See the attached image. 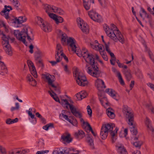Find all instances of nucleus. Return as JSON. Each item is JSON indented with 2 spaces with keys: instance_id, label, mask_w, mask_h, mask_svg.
Instances as JSON below:
<instances>
[{
  "instance_id": "obj_1",
  "label": "nucleus",
  "mask_w": 154,
  "mask_h": 154,
  "mask_svg": "<svg viewBox=\"0 0 154 154\" xmlns=\"http://www.w3.org/2000/svg\"><path fill=\"white\" fill-rule=\"evenodd\" d=\"M75 40L72 37H70L67 40V45L70 47L72 51L75 52L79 57L82 56L86 62L90 64H86L85 69L87 73L91 76L97 78L101 73L97 66V63L95 62L94 55L89 53L85 48H83L81 51L76 45Z\"/></svg>"
},
{
  "instance_id": "obj_2",
  "label": "nucleus",
  "mask_w": 154,
  "mask_h": 154,
  "mask_svg": "<svg viewBox=\"0 0 154 154\" xmlns=\"http://www.w3.org/2000/svg\"><path fill=\"white\" fill-rule=\"evenodd\" d=\"M115 127V125L114 124H106L103 125L101 130L100 132V136L101 138L103 140L106 139L108 133L111 132L110 135L111 136L112 142H115L116 139V134L118 130V129L116 128L114 131H112L113 127Z\"/></svg>"
},
{
  "instance_id": "obj_3",
  "label": "nucleus",
  "mask_w": 154,
  "mask_h": 154,
  "mask_svg": "<svg viewBox=\"0 0 154 154\" xmlns=\"http://www.w3.org/2000/svg\"><path fill=\"white\" fill-rule=\"evenodd\" d=\"M51 91L52 93L49 91L48 92L55 101L61 103L63 106L65 107L68 109H69V106L71 112L73 115L77 116L79 115V113L76 112V108L73 105L69 103L67 99H62L60 101L56 94L53 91Z\"/></svg>"
},
{
  "instance_id": "obj_4",
  "label": "nucleus",
  "mask_w": 154,
  "mask_h": 154,
  "mask_svg": "<svg viewBox=\"0 0 154 154\" xmlns=\"http://www.w3.org/2000/svg\"><path fill=\"white\" fill-rule=\"evenodd\" d=\"M14 34L17 38L19 41H22L25 45H26L27 43L26 42L25 38L26 37L28 40L31 42L33 39L31 38V35H32V32L30 31L28 33V29L25 28L22 29L21 32L19 30H15L14 32Z\"/></svg>"
},
{
  "instance_id": "obj_5",
  "label": "nucleus",
  "mask_w": 154,
  "mask_h": 154,
  "mask_svg": "<svg viewBox=\"0 0 154 154\" xmlns=\"http://www.w3.org/2000/svg\"><path fill=\"white\" fill-rule=\"evenodd\" d=\"M0 35H2V44L4 50L7 54L11 56L12 51L9 42L10 39V36L8 35H6L2 32L0 33Z\"/></svg>"
},
{
  "instance_id": "obj_6",
  "label": "nucleus",
  "mask_w": 154,
  "mask_h": 154,
  "mask_svg": "<svg viewBox=\"0 0 154 154\" xmlns=\"http://www.w3.org/2000/svg\"><path fill=\"white\" fill-rule=\"evenodd\" d=\"M73 74L74 76L76 79L77 83L79 85L85 86L87 85L88 82L85 76L82 73L79 72L77 69L73 72Z\"/></svg>"
},
{
  "instance_id": "obj_7",
  "label": "nucleus",
  "mask_w": 154,
  "mask_h": 154,
  "mask_svg": "<svg viewBox=\"0 0 154 154\" xmlns=\"http://www.w3.org/2000/svg\"><path fill=\"white\" fill-rule=\"evenodd\" d=\"M35 20V23L44 32H49L52 30V27L51 25L41 17H36Z\"/></svg>"
},
{
  "instance_id": "obj_8",
  "label": "nucleus",
  "mask_w": 154,
  "mask_h": 154,
  "mask_svg": "<svg viewBox=\"0 0 154 154\" xmlns=\"http://www.w3.org/2000/svg\"><path fill=\"white\" fill-rule=\"evenodd\" d=\"M111 26L112 28L111 30L115 32V34L116 36L117 39V42L119 41L122 44H124L125 42V39L122 35L121 33L119 30L117 29L116 26L113 24H111Z\"/></svg>"
},
{
  "instance_id": "obj_9",
  "label": "nucleus",
  "mask_w": 154,
  "mask_h": 154,
  "mask_svg": "<svg viewBox=\"0 0 154 154\" xmlns=\"http://www.w3.org/2000/svg\"><path fill=\"white\" fill-rule=\"evenodd\" d=\"M76 21L78 25L81 30L83 32L88 33L89 32V29L88 26L87 24L85 23L84 20L80 17L78 18Z\"/></svg>"
},
{
  "instance_id": "obj_10",
  "label": "nucleus",
  "mask_w": 154,
  "mask_h": 154,
  "mask_svg": "<svg viewBox=\"0 0 154 154\" xmlns=\"http://www.w3.org/2000/svg\"><path fill=\"white\" fill-rule=\"evenodd\" d=\"M103 28L107 35L111 39L115 42H117L116 36L115 34V32H113L111 29L106 24H104Z\"/></svg>"
},
{
  "instance_id": "obj_11",
  "label": "nucleus",
  "mask_w": 154,
  "mask_h": 154,
  "mask_svg": "<svg viewBox=\"0 0 154 154\" xmlns=\"http://www.w3.org/2000/svg\"><path fill=\"white\" fill-rule=\"evenodd\" d=\"M88 14L91 18L95 21L99 23L102 20L101 16L95 11L92 10L89 11Z\"/></svg>"
},
{
  "instance_id": "obj_12",
  "label": "nucleus",
  "mask_w": 154,
  "mask_h": 154,
  "mask_svg": "<svg viewBox=\"0 0 154 154\" xmlns=\"http://www.w3.org/2000/svg\"><path fill=\"white\" fill-rule=\"evenodd\" d=\"M123 111L126 113V117L128 119V124L131 125L133 124V119L134 116L133 114L130 112L127 106H123Z\"/></svg>"
},
{
  "instance_id": "obj_13",
  "label": "nucleus",
  "mask_w": 154,
  "mask_h": 154,
  "mask_svg": "<svg viewBox=\"0 0 154 154\" xmlns=\"http://www.w3.org/2000/svg\"><path fill=\"white\" fill-rule=\"evenodd\" d=\"M95 85L100 91L99 92H102V91L106 88V86L103 81L100 79H97L96 80Z\"/></svg>"
},
{
  "instance_id": "obj_14",
  "label": "nucleus",
  "mask_w": 154,
  "mask_h": 154,
  "mask_svg": "<svg viewBox=\"0 0 154 154\" xmlns=\"http://www.w3.org/2000/svg\"><path fill=\"white\" fill-rule=\"evenodd\" d=\"M2 58L0 56V74L4 75L7 73L8 70L4 62L1 61Z\"/></svg>"
},
{
  "instance_id": "obj_15",
  "label": "nucleus",
  "mask_w": 154,
  "mask_h": 154,
  "mask_svg": "<svg viewBox=\"0 0 154 154\" xmlns=\"http://www.w3.org/2000/svg\"><path fill=\"white\" fill-rule=\"evenodd\" d=\"M46 79L47 80L48 84L52 87H54L55 85L53 84V82L54 81L55 77L53 75H46L45 76Z\"/></svg>"
},
{
  "instance_id": "obj_16",
  "label": "nucleus",
  "mask_w": 154,
  "mask_h": 154,
  "mask_svg": "<svg viewBox=\"0 0 154 154\" xmlns=\"http://www.w3.org/2000/svg\"><path fill=\"white\" fill-rule=\"evenodd\" d=\"M61 140L62 142L65 144L69 143L72 141V139L70 137V134H68L66 135H62L61 137Z\"/></svg>"
},
{
  "instance_id": "obj_17",
  "label": "nucleus",
  "mask_w": 154,
  "mask_h": 154,
  "mask_svg": "<svg viewBox=\"0 0 154 154\" xmlns=\"http://www.w3.org/2000/svg\"><path fill=\"white\" fill-rule=\"evenodd\" d=\"M103 93L102 92H99L98 93L99 99L102 105L103 106H104V104L107 105L108 102L107 99L106 97L102 96Z\"/></svg>"
},
{
  "instance_id": "obj_18",
  "label": "nucleus",
  "mask_w": 154,
  "mask_h": 154,
  "mask_svg": "<svg viewBox=\"0 0 154 154\" xmlns=\"http://www.w3.org/2000/svg\"><path fill=\"white\" fill-rule=\"evenodd\" d=\"M27 82L29 85L33 86H35L37 84L36 81L32 78V76L29 74L27 76Z\"/></svg>"
},
{
  "instance_id": "obj_19",
  "label": "nucleus",
  "mask_w": 154,
  "mask_h": 154,
  "mask_svg": "<svg viewBox=\"0 0 154 154\" xmlns=\"http://www.w3.org/2000/svg\"><path fill=\"white\" fill-rule=\"evenodd\" d=\"M44 7L45 10V12L48 14L50 13V12H54L55 9L56 8V7L47 4L44 5Z\"/></svg>"
},
{
  "instance_id": "obj_20",
  "label": "nucleus",
  "mask_w": 154,
  "mask_h": 154,
  "mask_svg": "<svg viewBox=\"0 0 154 154\" xmlns=\"http://www.w3.org/2000/svg\"><path fill=\"white\" fill-rule=\"evenodd\" d=\"M74 136L77 139H82L85 136V134L83 131L79 130L77 132L75 133Z\"/></svg>"
},
{
  "instance_id": "obj_21",
  "label": "nucleus",
  "mask_w": 154,
  "mask_h": 154,
  "mask_svg": "<svg viewBox=\"0 0 154 154\" xmlns=\"http://www.w3.org/2000/svg\"><path fill=\"white\" fill-rule=\"evenodd\" d=\"M26 18L25 17L20 16L18 18H15L14 22L15 23L20 24L26 22Z\"/></svg>"
},
{
  "instance_id": "obj_22",
  "label": "nucleus",
  "mask_w": 154,
  "mask_h": 154,
  "mask_svg": "<svg viewBox=\"0 0 154 154\" xmlns=\"http://www.w3.org/2000/svg\"><path fill=\"white\" fill-rule=\"evenodd\" d=\"M56 152V154H69V150L66 148H60L57 151H54V152Z\"/></svg>"
},
{
  "instance_id": "obj_23",
  "label": "nucleus",
  "mask_w": 154,
  "mask_h": 154,
  "mask_svg": "<svg viewBox=\"0 0 154 154\" xmlns=\"http://www.w3.org/2000/svg\"><path fill=\"white\" fill-rule=\"evenodd\" d=\"M56 54L55 56H60L61 54L63 52V49L60 44H57L56 48Z\"/></svg>"
},
{
  "instance_id": "obj_24",
  "label": "nucleus",
  "mask_w": 154,
  "mask_h": 154,
  "mask_svg": "<svg viewBox=\"0 0 154 154\" xmlns=\"http://www.w3.org/2000/svg\"><path fill=\"white\" fill-rule=\"evenodd\" d=\"M145 123L147 128L151 131L153 132H154V128L152 127L151 121L147 117H146V119Z\"/></svg>"
},
{
  "instance_id": "obj_25",
  "label": "nucleus",
  "mask_w": 154,
  "mask_h": 154,
  "mask_svg": "<svg viewBox=\"0 0 154 154\" xmlns=\"http://www.w3.org/2000/svg\"><path fill=\"white\" fill-rule=\"evenodd\" d=\"M106 92L109 95L112 97L114 99L117 100L116 99L115 92L114 91L111 89L108 88L106 89Z\"/></svg>"
},
{
  "instance_id": "obj_26",
  "label": "nucleus",
  "mask_w": 154,
  "mask_h": 154,
  "mask_svg": "<svg viewBox=\"0 0 154 154\" xmlns=\"http://www.w3.org/2000/svg\"><path fill=\"white\" fill-rule=\"evenodd\" d=\"M118 151L119 154H128L125 148L121 145L118 146Z\"/></svg>"
},
{
  "instance_id": "obj_27",
  "label": "nucleus",
  "mask_w": 154,
  "mask_h": 154,
  "mask_svg": "<svg viewBox=\"0 0 154 154\" xmlns=\"http://www.w3.org/2000/svg\"><path fill=\"white\" fill-rule=\"evenodd\" d=\"M112 109L111 108H109L106 110V114L111 119H113L115 117V115L114 113L112 112L111 110Z\"/></svg>"
},
{
  "instance_id": "obj_28",
  "label": "nucleus",
  "mask_w": 154,
  "mask_h": 154,
  "mask_svg": "<svg viewBox=\"0 0 154 154\" xmlns=\"http://www.w3.org/2000/svg\"><path fill=\"white\" fill-rule=\"evenodd\" d=\"M102 45L100 44H98V45H93L92 46V47L93 49L99 51V52L101 51H103V50L104 49L103 48H102Z\"/></svg>"
},
{
  "instance_id": "obj_29",
  "label": "nucleus",
  "mask_w": 154,
  "mask_h": 154,
  "mask_svg": "<svg viewBox=\"0 0 154 154\" xmlns=\"http://www.w3.org/2000/svg\"><path fill=\"white\" fill-rule=\"evenodd\" d=\"M12 9V8L11 6L5 5L4 8L1 11L0 14L1 15H3L5 13H7V11L9 12Z\"/></svg>"
},
{
  "instance_id": "obj_30",
  "label": "nucleus",
  "mask_w": 154,
  "mask_h": 154,
  "mask_svg": "<svg viewBox=\"0 0 154 154\" xmlns=\"http://www.w3.org/2000/svg\"><path fill=\"white\" fill-rule=\"evenodd\" d=\"M87 140L88 145H89L91 148L94 149V147L93 143V139L91 138L90 137H88L87 138Z\"/></svg>"
},
{
  "instance_id": "obj_31",
  "label": "nucleus",
  "mask_w": 154,
  "mask_h": 154,
  "mask_svg": "<svg viewBox=\"0 0 154 154\" xmlns=\"http://www.w3.org/2000/svg\"><path fill=\"white\" fill-rule=\"evenodd\" d=\"M56 61H51L49 62L51 64L52 66H54L57 64L58 62H60L62 60V57L60 56H55Z\"/></svg>"
},
{
  "instance_id": "obj_32",
  "label": "nucleus",
  "mask_w": 154,
  "mask_h": 154,
  "mask_svg": "<svg viewBox=\"0 0 154 154\" xmlns=\"http://www.w3.org/2000/svg\"><path fill=\"white\" fill-rule=\"evenodd\" d=\"M124 74L127 80L129 81L131 78V75L130 71L129 70H126L124 71Z\"/></svg>"
},
{
  "instance_id": "obj_33",
  "label": "nucleus",
  "mask_w": 154,
  "mask_h": 154,
  "mask_svg": "<svg viewBox=\"0 0 154 154\" xmlns=\"http://www.w3.org/2000/svg\"><path fill=\"white\" fill-rule=\"evenodd\" d=\"M145 51L148 53L150 58L153 61L154 60V57L152 53L150 50L149 49L147 48L146 45L145 46Z\"/></svg>"
},
{
  "instance_id": "obj_34",
  "label": "nucleus",
  "mask_w": 154,
  "mask_h": 154,
  "mask_svg": "<svg viewBox=\"0 0 154 154\" xmlns=\"http://www.w3.org/2000/svg\"><path fill=\"white\" fill-rule=\"evenodd\" d=\"M18 119L17 118H16L14 119H11L8 118L7 119L6 121V122L7 124H11L13 123L18 122Z\"/></svg>"
},
{
  "instance_id": "obj_35",
  "label": "nucleus",
  "mask_w": 154,
  "mask_h": 154,
  "mask_svg": "<svg viewBox=\"0 0 154 154\" xmlns=\"http://www.w3.org/2000/svg\"><path fill=\"white\" fill-rule=\"evenodd\" d=\"M117 76L118 78L119 82L122 85H124L125 84L124 82L123 81L121 75L119 71H117Z\"/></svg>"
},
{
  "instance_id": "obj_36",
  "label": "nucleus",
  "mask_w": 154,
  "mask_h": 154,
  "mask_svg": "<svg viewBox=\"0 0 154 154\" xmlns=\"http://www.w3.org/2000/svg\"><path fill=\"white\" fill-rule=\"evenodd\" d=\"M101 5L103 8L106 7L108 4L107 0H98Z\"/></svg>"
},
{
  "instance_id": "obj_37",
  "label": "nucleus",
  "mask_w": 154,
  "mask_h": 154,
  "mask_svg": "<svg viewBox=\"0 0 154 154\" xmlns=\"http://www.w3.org/2000/svg\"><path fill=\"white\" fill-rule=\"evenodd\" d=\"M106 50L108 54L110 55L111 57H114L115 56L114 54L111 52V51L109 49V45L107 44H105Z\"/></svg>"
},
{
  "instance_id": "obj_38",
  "label": "nucleus",
  "mask_w": 154,
  "mask_h": 154,
  "mask_svg": "<svg viewBox=\"0 0 154 154\" xmlns=\"http://www.w3.org/2000/svg\"><path fill=\"white\" fill-rule=\"evenodd\" d=\"M54 20L56 23L58 24L59 23H62L63 21V19L62 17L57 15L56 18H55Z\"/></svg>"
},
{
  "instance_id": "obj_39",
  "label": "nucleus",
  "mask_w": 154,
  "mask_h": 154,
  "mask_svg": "<svg viewBox=\"0 0 154 154\" xmlns=\"http://www.w3.org/2000/svg\"><path fill=\"white\" fill-rule=\"evenodd\" d=\"M54 12L57 13L60 15H62L64 14V12L62 9L57 7H56V8L55 9Z\"/></svg>"
},
{
  "instance_id": "obj_40",
  "label": "nucleus",
  "mask_w": 154,
  "mask_h": 154,
  "mask_svg": "<svg viewBox=\"0 0 154 154\" xmlns=\"http://www.w3.org/2000/svg\"><path fill=\"white\" fill-rule=\"evenodd\" d=\"M104 51V49L103 51H100V53L104 60L107 61L108 60V58L106 53Z\"/></svg>"
},
{
  "instance_id": "obj_41",
  "label": "nucleus",
  "mask_w": 154,
  "mask_h": 154,
  "mask_svg": "<svg viewBox=\"0 0 154 154\" xmlns=\"http://www.w3.org/2000/svg\"><path fill=\"white\" fill-rule=\"evenodd\" d=\"M59 118L60 119H62V118H63L66 121L70 122L71 119L68 118V116L66 114H60L59 115Z\"/></svg>"
},
{
  "instance_id": "obj_42",
  "label": "nucleus",
  "mask_w": 154,
  "mask_h": 154,
  "mask_svg": "<svg viewBox=\"0 0 154 154\" xmlns=\"http://www.w3.org/2000/svg\"><path fill=\"white\" fill-rule=\"evenodd\" d=\"M76 112L79 113V115H77V116H75L76 117H78V118H79L80 119V121L81 122H82L83 123V124L84 125H85L86 126H87V123H88V122H85L84 121L83 119L82 118V116L81 114V113L80 112H79L78 111H77V110H76Z\"/></svg>"
},
{
  "instance_id": "obj_43",
  "label": "nucleus",
  "mask_w": 154,
  "mask_h": 154,
  "mask_svg": "<svg viewBox=\"0 0 154 154\" xmlns=\"http://www.w3.org/2000/svg\"><path fill=\"white\" fill-rule=\"evenodd\" d=\"M30 71L31 72V74L35 78H37V74L35 67V69L34 68L30 69Z\"/></svg>"
},
{
  "instance_id": "obj_44",
  "label": "nucleus",
  "mask_w": 154,
  "mask_h": 154,
  "mask_svg": "<svg viewBox=\"0 0 154 154\" xmlns=\"http://www.w3.org/2000/svg\"><path fill=\"white\" fill-rule=\"evenodd\" d=\"M9 154H20V151H18L17 149H14L9 151Z\"/></svg>"
},
{
  "instance_id": "obj_45",
  "label": "nucleus",
  "mask_w": 154,
  "mask_h": 154,
  "mask_svg": "<svg viewBox=\"0 0 154 154\" xmlns=\"http://www.w3.org/2000/svg\"><path fill=\"white\" fill-rule=\"evenodd\" d=\"M142 142L141 141H136L133 143V145L136 147H138L140 148L142 144Z\"/></svg>"
},
{
  "instance_id": "obj_46",
  "label": "nucleus",
  "mask_w": 154,
  "mask_h": 154,
  "mask_svg": "<svg viewBox=\"0 0 154 154\" xmlns=\"http://www.w3.org/2000/svg\"><path fill=\"white\" fill-rule=\"evenodd\" d=\"M87 127H88L89 131H91L92 133L93 134L94 136H96V134L93 131L92 127L89 123H87Z\"/></svg>"
},
{
  "instance_id": "obj_47",
  "label": "nucleus",
  "mask_w": 154,
  "mask_h": 154,
  "mask_svg": "<svg viewBox=\"0 0 154 154\" xmlns=\"http://www.w3.org/2000/svg\"><path fill=\"white\" fill-rule=\"evenodd\" d=\"M16 106L15 107H12L11 108V111L12 112L15 110H18L20 108V106L19 103H15Z\"/></svg>"
},
{
  "instance_id": "obj_48",
  "label": "nucleus",
  "mask_w": 154,
  "mask_h": 154,
  "mask_svg": "<svg viewBox=\"0 0 154 154\" xmlns=\"http://www.w3.org/2000/svg\"><path fill=\"white\" fill-rule=\"evenodd\" d=\"M27 63L29 68V69L34 68L35 69V67L33 63L30 60H28L27 61Z\"/></svg>"
},
{
  "instance_id": "obj_49",
  "label": "nucleus",
  "mask_w": 154,
  "mask_h": 154,
  "mask_svg": "<svg viewBox=\"0 0 154 154\" xmlns=\"http://www.w3.org/2000/svg\"><path fill=\"white\" fill-rule=\"evenodd\" d=\"M72 120H71V122L70 123L74 126H77L78 124L77 120L73 117H72Z\"/></svg>"
},
{
  "instance_id": "obj_50",
  "label": "nucleus",
  "mask_w": 154,
  "mask_h": 154,
  "mask_svg": "<svg viewBox=\"0 0 154 154\" xmlns=\"http://www.w3.org/2000/svg\"><path fill=\"white\" fill-rule=\"evenodd\" d=\"M0 152L2 154H6L7 152L5 148L0 145Z\"/></svg>"
},
{
  "instance_id": "obj_51",
  "label": "nucleus",
  "mask_w": 154,
  "mask_h": 154,
  "mask_svg": "<svg viewBox=\"0 0 154 154\" xmlns=\"http://www.w3.org/2000/svg\"><path fill=\"white\" fill-rule=\"evenodd\" d=\"M83 6L86 10H88L90 8V5L89 3V2L83 3Z\"/></svg>"
},
{
  "instance_id": "obj_52",
  "label": "nucleus",
  "mask_w": 154,
  "mask_h": 154,
  "mask_svg": "<svg viewBox=\"0 0 154 154\" xmlns=\"http://www.w3.org/2000/svg\"><path fill=\"white\" fill-rule=\"evenodd\" d=\"M82 99L85 98L87 95V92L84 91L80 92Z\"/></svg>"
},
{
  "instance_id": "obj_53",
  "label": "nucleus",
  "mask_w": 154,
  "mask_h": 154,
  "mask_svg": "<svg viewBox=\"0 0 154 154\" xmlns=\"http://www.w3.org/2000/svg\"><path fill=\"white\" fill-rule=\"evenodd\" d=\"M49 17L54 20L55 18H56L57 15L52 13H49L48 14Z\"/></svg>"
},
{
  "instance_id": "obj_54",
  "label": "nucleus",
  "mask_w": 154,
  "mask_h": 154,
  "mask_svg": "<svg viewBox=\"0 0 154 154\" xmlns=\"http://www.w3.org/2000/svg\"><path fill=\"white\" fill-rule=\"evenodd\" d=\"M13 3L14 5L17 8H18L20 5L18 1L17 0H13Z\"/></svg>"
},
{
  "instance_id": "obj_55",
  "label": "nucleus",
  "mask_w": 154,
  "mask_h": 154,
  "mask_svg": "<svg viewBox=\"0 0 154 154\" xmlns=\"http://www.w3.org/2000/svg\"><path fill=\"white\" fill-rule=\"evenodd\" d=\"M64 70L65 72L66 73L68 74H69L70 73V72L68 66L67 65H66L64 66Z\"/></svg>"
},
{
  "instance_id": "obj_56",
  "label": "nucleus",
  "mask_w": 154,
  "mask_h": 154,
  "mask_svg": "<svg viewBox=\"0 0 154 154\" xmlns=\"http://www.w3.org/2000/svg\"><path fill=\"white\" fill-rule=\"evenodd\" d=\"M32 111V108H29V111L28 112V115L32 119L35 118V115L34 114H33L31 112V111Z\"/></svg>"
},
{
  "instance_id": "obj_57",
  "label": "nucleus",
  "mask_w": 154,
  "mask_h": 154,
  "mask_svg": "<svg viewBox=\"0 0 154 154\" xmlns=\"http://www.w3.org/2000/svg\"><path fill=\"white\" fill-rule=\"evenodd\" d=\"M36 63L39 67H40L42 68L44 66V65L42 62V59L39 61H38V62H36Z\"/></svg>"
},
{
  "instance_id": "obj_58",
  "label": "nucleus",
  "mask_w": 154,
  "mask_h": 154,
  "mask_svg": "<svg viewBox=\"0 0 154 154\" xmlns=\"http://www.w3.org/2000/svg\"><path fill=\"white\" fill-rule=\"evenodd\" d=\"M87 109L88 114L91 116L92 114V111L89 106L88 105L87 106Z\"/></svg>"
},
{
  "instance_id": "obj_59",
  "label": "nucleus",
  "mask_w": 154,
  "mask_h": 154,
  "mask_svg": "<svg viewBox=\"0 0 154 154\" xmlns=\"http://www.w3.org/2000/svg\"><path fill=\"white\" fill-rule=\"evenodd\" d=\"M134 118H133L132 125H131V124H128L129 125H130L132 126V127H131L130 128V131L131 132V133H132V132L134 130V129L136 128L135 125H134Z\"/></svg>"
},
{
  "instance_id": "obj_60",
  "label": "nucleus",
  "mask_w": 154,
  "mask_h": 154,
  "mask_svg": "<svg viewBox=\"0 0 154 154\" xmlns=\"http://www.w3.org/2000/svg\"><path fill=\"white\" fill-rule=\"evenodd\" d=\"M67 38V36L66 34H63L62 35L61 41L62 42H66Z\"/></svg>"
},
{
  "instance_id": "obj_61",
  "label": "nucleus",
  "mask_w": 154,
  "mask_h": 154,
  "mask_svg": "<svg viewBox=\"0 0 154 154\" xmlns=\"http://www.w3.org/2000/svg\"><path fill=\"white\" fill-rule=\"evenodd\" d=\"M20 151V154H25L29 152V150L28 149H26L23 150L21 151Z\"/></svg>"
},
{
  "instance_id": "obj_62",
  "label": "nucleus",
  "mask_w": 154,
  "mask_h": 154,
  "mask_svg": "<svg viewBox=\"0 0 154 154\" xmlns=\"http://www.w3.org/2000/svg\"><path fill=\"white\" fill-rule=\"evenodd\" d=\"M54 88V90L56 92V93H57V94H60V88L59 87H57L55 85L54 87H52Z\"/></svg>"
},
{
  "instance_id": "obj_63",
  "label": "nucleus",
  "mask_w": 154,
  "mask_h": 154,
  "mask_svg": "<svg viewBox=\"0 0 154 154\" xmlns=\"http://www.w3.org/2000/svg\"><path fill=\"white\" fill-rule=\"evenodd\" d=\"M75 96L78 100H81L82 99L80 92L79 93L76 94H75Z\"/></svg>"
},
{
  "instance_id": "obj_64",
  "label": "nucleus",
  "mask_w": 154,
  "mask_h": 154,
  "mask_svg": "<svg viewBox=\"0 0 154 154\" xmlns=\"http://www.w3.org/2000/svg\"><path fill=\"white\" fill-rule=\"evenodd\" d=\"M147 85L151 89L154 91V85L149 82L147 83Z\"/></svg>"
}]
</instances>
